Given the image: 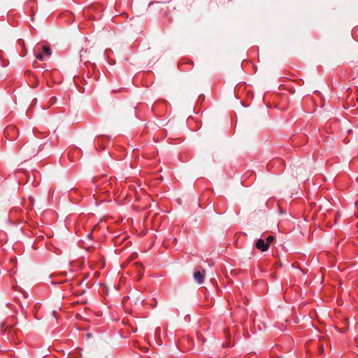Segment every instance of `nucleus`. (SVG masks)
<instances>
[{
	"label": "nucleus",
	"mask_w": 358,
	"mask_h": 358,
	"mask_svg": "<svg viewBox=\"0 0 358 358\" xmlns=\"http://www.w3.org/2000/svg\"><path fill=\"white\" fill-rule=\"evenodd\" d=\"M52 99H54L52 103H55V97H52Z\"/></svg>",
	"instance_id": "obj_6"
},
{
	"label": "nucleus",
	"mask_w": 358,
	"mask_h": 358,
	"mask_svg": "<svg viewBox=\"0 0 358 358\" xmlns=\"http://www.w3.org/2000/svg\"><path fill=\"white\" fill-rule=\"evenodd\" d=\"M36 57L40 61H43L45 59V57L43 53H38L36 55Z\"/></svg>",
	"instance_id": "obj_5"
},
{
	"label": "nucleus",
	"mask_w": 358,
	"mask_h": 358,
	"mask_svg": "<svg viewBox=\"0 0 358 358\" xmlns=\"http://www.w3.org/2000/svg\"><path fill=\"white\" fill-rule=\"evenodd\" d=\"M205 273L206 272L204 270H203L202 271H197L194 272V278L195 281L197 282L199 284H201L203 282Z\"/></svg>",
	"instance_id": "obj_2"
},
{
	"label": "nucleus",
	"mask_w": 358,
	"mask_h": 358,
	"mask_svg": "<svg viewBox=\"0 0 358 358\" xmlns=\"http://www.w3.org/2000/svg\"><path fill=\"white\" fill-rule=\"evenodd\" d=\"M226 334H227V337H228V336H229V334H228V332H227V331H226Z\"/></svg>",
	"instance_id": "obj_7"
},
{
	"label": "nucleus",
	"mask_w": 358,
	"mask_h": 358,
	"mask_svg": "<svg viewBox=\"0 0 358 358\" xmlns=\"http://www.w3.org/2000/svg\"><path fill=\"white\" fill-rule=\"evenodd\" d=\"M274 240H275V237L273 236H269L267 237L266 243V244H268V246H269L270 244L271 243H273Z\"/></svg>",
	"instance_id": "obj_4"
},
{
	"label": "nucleus",
	"mask_w": 358,
	"mask_h": 358,
	"mask_svg": "<svg viewBox=\"0 0 358 358\" xmlns=\"http://www.w3.org/2000/svg\"><path fill=\"white\" fill-rule=\"evenodd\" d=\"M42 50L45 55L47 56H50L52 54V51L48 46H43Z\"/></svg>",
	"instance_id": "obj_3"
},
{
	"label": "nucleus",
	"mask_w": 358,
	"mask_h": 358,
	"mask_svg": "<svg viewBox=\"0 0 358 358\" xmlns=\"http://www.w3.org/2000/svg\"><path fill=\"white\" fill-rule=\"evenodd\" d=\"M255 246L262 252L267 251L268 249V244H266V243L262 238H259L257 241Z\"/></svg>",
	"instance_id": "obj_1"
},
{
	"label": "nucleus",
	"mask_w": 358,
	"mask_h": 358,
	"mask_svg": "<svg viewBox=\"0 0 358 358\" xmlns=\"http://www.w3.org/2000/svg\"><path fill=\"white\" fill-rule=\"evenodd\" d=\"M32 155H35V152L34 151L32 153H31Z\"/></svg>",
	"instance_id": "obj_8"
}]
</instances>
